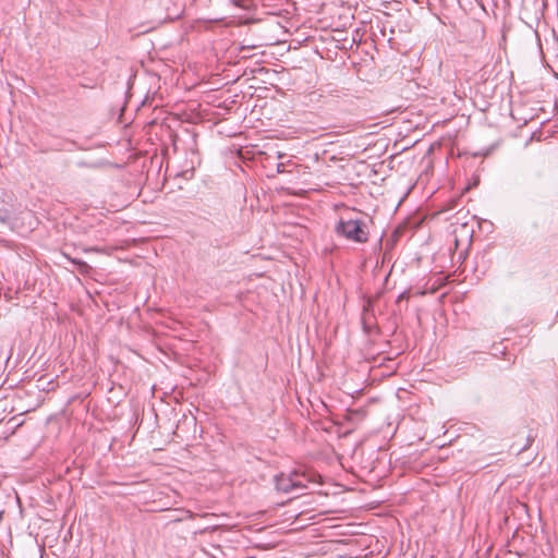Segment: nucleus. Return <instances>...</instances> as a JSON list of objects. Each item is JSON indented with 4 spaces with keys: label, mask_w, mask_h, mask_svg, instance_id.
Listing matches in <instances>:
<instances>
[{
    "label": "nucleus",
    "mask_w": 558,
    "mask_h": 558,
    "mask_svg": "<svg viewBox=\"0 0 558 558\" xmlns=\"http://www.w3.org/2000/svg\"><path fill=\"white\" fill-rule=\"evenodd\" d=\"M294 482H300V485H295V490L306 488L307 484L310 482H313V475L306 474L305 472L294 470Z\"/></svg>",
    "instance_id": "20e7f679"
},
{
    "label": "nucleus",
    "mask_w": 558,
    "mask_h": 558,
    "mask_svg": "<svg viewBox=\"0 0 558 558\" xmlns=\"http://www.w3.org/2000/svg\"><path fill=\"white\" fill-rule=\"evenodd\" d=\"M234 4L239 8H246L247 4H246V0H233Z\"/></svg>",
    "instance_id": "39448f33"
},
{
    "label": "nucleus",
    "mask_w": 558,
    "mask_h": 558,
    "mask_svg": "<svg viewBox=\"0 0 558 558\" xmlns=\"http://www.w3.org/2000/svg\"><path fill=\"white\" fill-rule=\"evenodd\" d=\"M508 113L511 116V118L522 124H526V122L533 118V113H523V110L526 109V107H506Z\"/></svg>",
    "instance_id": "7ed1b4c3"
},
{
    "label": "nucleus",
    "mask_w": 558,
    "mask_h": 558,
    "mask_svg": "<svg viewBox=\"0 0 558 558\" xmlns=\"http://www.w3.org/2000/svg\"><path fill=\"white\" fill-rule=\"evenodd\" d=\"M72 263L77 264V265L83 266V267H87V264L84 263V262H77L75 259H72Z\"/></svg>",
    "instance_id": "423d86ee"
},
{
    "label": "nucleus",
    "mask_w": 558,
    "mask_h": 558,
    "mask_svg": "<svg viewBox=\"0 0 558 558\" xmlns=\"http://www.w3.org/2000/svg\"><path fill=\"white\" fill-rule=\"evenodd\" d=\"M282 167H283V163H279V165H278V172L283 171V170L281 169Z\"/></svg>",
    "instance_id": "0eeeda50"
},
{
    "label": "nucleus",
    "mask_w": 558,
    "mask_h": 558,
    "mask_svg": "<svg viewBox=\"0 0 558 558\" xmlns=\"http://www.w3.org/2000/svg\"><path fill=\"white\" fill-rule=\"evenodd\" d=\"M275 482L277 489L283 493L294 492L295 485H300V482H294V471L277 475Z\"/></svg>",
    "instance_id": "f03ea898"
},
{
    "label": "nucleus",
    "mask_w": 558,
    "mask_h": 558,
    "mask_svg": "<svg viewBox=\"0 0 558 558\" xmlns=\"http://www.w3.org/2000/svg\"><path fill=\"white\" fill-rule=\"evenodd\" d=\"M336 232L349 241L365 243L368 241V231L365 222L359 219L341 218L336 226Z\"/></svg>",
    "instance_id": "f257e3e1"
}]
</instances>
